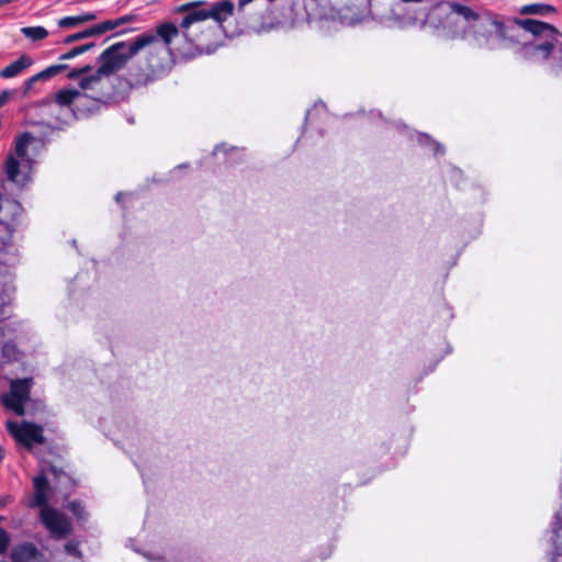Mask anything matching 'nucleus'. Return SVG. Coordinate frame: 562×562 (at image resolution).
I'll return each mask as SVG.
<instances>
[{"label":"nucleus","instance_id":"nucleus-33","mask_svg":"<svg viewBox=\"0 0 562 562\" xmlns=\"http://www.w3.org/2000/svg\"><path fill=\"white\" fill-rule=\"evenodd\" d=\"M11 92L8 90H4L0 92V108L3 106L10 99Z\"/></svg>","mask_w":562,"mask_h":562},{"label":"nucleus","instance_id":"nucleus-20","mask_svg":"<svg viewBox=\"0 0 562 562\" xmlns=\"http://www.w3.org/2000/svg\"><path fill=\"white\" fill-rule=\"evenodd\" d=\"M149 562H198V559L192 558L187 552H178L177 554H169L168 558H158L146 555Z\"/></svg>","mask_w":562,"mask_h":562},{"label":"nucleus","instance_id":"nucleus-22","mask_svg":"<svg viewBox=\"0 0 562 562\" xmlns=\"http://www.w3.org/2000/svg\"><path fill=\"white\" fill-rule=\"evenodd\" d=\"M417 142L423 146H429L435 155L445 154L443 146L436 140L431 139L427 134H418Z\"/></svg>","mask_w":562,"mask_h":562},{"label":"nucleus","instance_id":"nucleus-11","mask_svg":"<svg viewBox=\"0 0 562 562\" xmlns=\"http://www.w3.org/2000/svg\"><path fill=\"white\" fill-rule=\"evenodd\" d=\"M12 562H43V554L32 543H22L11 552Z\"/></svg>","mask_w":562,"mask_h":562},{"label":"nucleus","instance_id":"nucleus-37","mask_svg":"<svg viewBox=\"0 0 562 562\" xmlns=\"http://www.w3.org/2000/svg\"><path fill=\"white\" fill-rule=\"evenodd\" d=\"M4 335L2 328L0 327V337H2Z\"/></svg>","mask_w":562,"mask_h":562},{"label":"nucleus","instance_id":"nucleus-12","mask_svg":"<svg viewBox=\"0 0 562 562\" xmlns=\"http://www.w3.org/2000/svg\"><path fill=\"white\" fill-rule=\"evenodd\" d=\"M0 205V216L7 218V222L3 223L7 226L14 222L22 212V206L16 200L3 198L2 195Z\"/></svg>","mask_w":562,"mask_h":562},{"label":"nucleus","instance_id":"nucleus-26","mask_svg":"<svg viewBox=\"0 0 562 562\" xmlns=\"http://www.w3.org/2000/svg\"><path fill=\"white\" fill-rule=\"evenodd\" d=\"M93 67L91 65H86L83 67H79V68H74L71 69L68 74H67V77L69 79H78V80H81V78L86 77V76H90L91 74H93ZM80 81H78L79 83Z\"/></svg>","mask_w":562,"mask_h":562},{"label":"nucleus","instance_id":"nucleus-8","mask_svg":"<svg viewBox=\"0 0 562 562\" xmlns=\"http://www.w3.org/2000/svg\"><path fill=\"white\" fill-rule=\"evenodd\" d=\"M40 516L43 525L55 538H65L71 530L68 518L52 507L42 508Z\"/></svg>","mask_w":562,"mask_h":562},{"label":"nucleus","instance_id":"nucleus-10","mask_svg":"<svg viewBox=\"0 0 562 562\" xmlns=\"http://www.w3.org/2000/svg\"><path fill=\"white\" fill-rule=\"evenodd\" d=\"M49 484V479L42 465L41 473L33 479L34 496L30 504L31 507H40L41 509L48 507L47 501L50 491Z\"/></svg>","mask_w":562,"mask_h":562},{"label":"nucleus","instance_id":"nucleus-27","mask_svg":"<svg viewBox=\"0 0 562 562\" xmlns=\"http://www.w3.org/2000/svg\"><path fill=\"white\" fill-rule=\"evenodd\" d=\"M18 259L14 252L9 249H0V263L5 266H14Z\"/></svg>","mask_w":562,"mask_h":562},{"label":"nucleus","instance_id":"nucleus-6","mask_svg":"<svg viewBox=\"0 0 562 562\" xmlns=\"http://www.w3.org/2000/svg\"><path fill=\"white\" fill-rule=\"evenodd\" d=\"M198 4V2H191L178 8V12H188L184 15L183 26H188L190 23H198L202 29L204 22L209 19H213L216 22V29H220L221 24L234 12V3L228 0L214 3L207 9L199 8Z\"/></svg>","mask_w":562,"mask_h":562},{"label":"nucleus","instance_id":"nucleus-36","mask_svg":"<svg viewBox=\"0 0 562 562\" xmlns=\"http://www.w3.org/2000/svg\"><path fill=\"white\" fill-rule=\"evenodd\" d=\"M311 116H312V111H308V112L306 113V120H310V119H311Z\"/></svg>","mask_w":562,"mask_h":562},{"label":"nucleus","instance_id":"nucleus-4","mask_svg":"<svg viewBox=\"0 0 562 562\" xmlns=\"http://www.w3.org/2000/svg\"><path fill=\"white\" fill-rule=\"evenodd\" d=\"M514 23L531 36L520 47V55L531 61H542L562 55V33L553 25L535 19H515Z\"/></svg>","mask_w":562,"mask_h":562},{"label":"nucleus","instance_id":"nucleus-21","mask_svg":"<svg viewBox=\"0 0 562 562\" xmlns=\"http://www.w3.org/2000/svg\"><path fill=\"white\" fill-rule=\"evenodd\" d=\"M519 12L521 14L546 15L548 13L554 12V8L548 4L532 3L521 7Z\"/></svg>","mask_w":562,"mask_h":562},{"label":"nucleus","instance_id":"nucleus-17","mask_svg":"<svg viewBox=\"0 0 562 562\" xmlns=\"http://www.w3.org/2000/svg\"><path fill=\"white\" fill-rule=\"evenodd\" d=\"M135 20V16L132 15V14H126V15H123V16H120L115 20H108V21H103L99 24H95L94 25V31L98 32V35L100 34H103L108 31H112L123 24H126V23H130V22H133Z\"/></svg>","mask_w":562,"mask_h":562},{"label":"nucleus","instance_id":"nucleus-7","mask_svg":"<svg viewBox=\"0 0 562 562\" xmlns=\"http://www.w3.org/2000/svg\"><path fill=\"white\" fill-rule=\"evenodd\" d=\"M7 429L20 445L29 450L35 445H43L45 442L43 427L34 423L22 422L18 424L10 420L7 423Z\"/></svg>","mask_w":562,"mask_h":562},{"label":"nucleus","instance_id":"nucleus-9","mask_svg":"<svg viewBox=\"0 0 562 562\" xmlns=\"http://www.w3.org/2000/svg\"><path fill=\"white\" fill-rule=\"evenodd\" d=\"M45 473L49 479V483L53 484V488L60 493L63 496H68L74 488V480L61 469L50 463L43 464Z\"/></svg>","mask_w":562,"mask_h":562},{"label":"nucleus","instance_id":"nucleus-24","mask_svg":"<svg viewBox=\"0 0 562 562\" xmlns=\"http://www.w3.org/2000/svg\"><path fill=\"white\" fill-rule=\"evenodd\" d=\"M94 35H98V32L94 31V25L85 30V31H81V32H78L76 34H72V35H68L64 38V43L65 44H71L76 41H80V40H83V38H87V37H91V36H94Z\"/></svg>","mask_w":562,"mask_h":562},{"label":"nucleus","instance_id":"nucleus-15","mask_svg":"<svg viewBox=\"0 0 562 562\" xmlns=\"http://www.w3.org/2000/svg\"><path fill=\"white\" fill-rule=\"evenodd\" d=\"M1 404L9 411H12L18 416H23L25 413L24 406L25 403L11 392L3 393L0 397Z\"/></svg>","mask_w":562,"mask_h":562},{"label":"nucleus","instance_id":"nucleus-13","mask_svg":"<svg viewBox=\"0 0 562 562\" xmlns=\"http://www.w3.org/2000/svg\"><path fill=\"white\" fill-rule=\"evenodd\" d=\"M33 65V59L29 55H22L16 60L9 64L0 71L2 78H13L26 68Z\"/></svg>","mask_w":562,"mask_h":562},{"label":"nucleus","instance_id":"nucleus-1","mask_svg":"<svg viewBox=\"0 0 562 562\" xmlns=\"http://www.w3.org/2000/svg\"><path fill=\"white\" fill-rule=\"evenodd\" d=\"M140 34L132 42H117L108 47L98 57L100 66L81 78L79 88L61 89L54 99L46 101L50 112L58 106L63 113V123H69L99 111L105 106L111 97L110 77L121 70L127 61L147 47H137Z\"/></svg>","mask_w":562,"mask_h":562},{"label":"nucleus","instance_id":"nucleus-14","mask_svg":"<svg viewBox=\"0 0 562 562\" xmlns=\"http://www.w3.org/2000/svg\"><path fill=\"white\" fill-rule=\"evenodd\" d=\"M32 379H15L10 381V390L12 394L18 396L24 402L30 398Z\"/></svg>","mask_w":562,"mask_h":562},{"label":"nucleus","instance_id":"nucleus-23","mask_svg":"<svg viewBox=\"0 0 562 562\" xmlns=\"http://www.w3.org/2000/svg\"><path fill=\"white\" fill-rule=\"evenodd\" d=\"M94 46H95L94 43H87V44L74 47L69 52L60 55L59 59L60 60H68V59L75 58V57H77V56H79V55L90 50Z\"/></svg>","mask_w":562,"mask_h":562},{"label":"nucleus","instance_id":"nucleus-5","mask_svg":"<svg viewBox=\"0 0 562 562\" xmlns=\"http://www.w3.org/2000/svg\"><path fill=\"white\" fill-rule=\"evenodd\" d=\"M41 142L31 133L21 134L15 140L14 154L8 156L4 172L9 181L23 187L31 178Z\"/></svg>","mask_w":562,"mask_h":562},{"label":"nucleus","instance_id":"nucleus-29","mask_svg":"<svg viewBox=\"0 0 562 562\" xmlns=\"http://www.w3.org/2000/svg\"><path fill=\"white\" fill-rule=\"evenodd\" d=\"M234 151H236V148H229L227 149L225 147V145H220V146H216L213 154L216 156L218 155L220 153H223L227 156V161L231 164L233 162V155H234Z\"/></svg>","mask_w":562,"mask_h":562},{"label":"nucleus","instance_id":"nucleus-30","mask_svg":"<svg viewBox=\"0 0 562 562\" xmlns=\"http://www.w3.org/2000/svg\"><path fill=\"white\" fill-rule=\"evenodd\" d=\"M9 544L8 533L0 528V553L4 552Z\"/></svg>","mask_w":562,"mask_h":562},{"label":"nucleus","instance_id":"nucleus-32","mask_svg":"<svg viewBox=\"0 0 562 562\" xmlns=\"http://www.w3.org/2000/svg\"><path fill=\"white\" fill-rule=\"evenodd\" d=\"M41 78L38 77V72L34 76H32L31 78H29L25 82H24V91L25 92H29L35 82L40 81Z\"/></svg>","mask_w":562,"mask_h":562},{"label":"nucleus","instance_id":"nucleus-28","mask_svg":"<svg viewBox=\"0 0 562 562\" xmlns=\"http://www.w3.org/2000/svg\"><path fill=\"white\" fill-rule=\"evenodd\" d=\"M68 509L76 516L78 519L85 518V509L80 502H71L68 504Z\"/></svg>","mask_w":562,"mask_h":562},{"label":"nucleus","instance_id":"nucleus-16","mask_svg":"<svg viewBox=\"0 0 562 562\" xmlns=\"http://www.w3.org/2000/svg\"><path fill=\"white\" fill-rule=\"evenodd\" d=\"M97 18H98V14L93 13V12L83 13V14H79V15H75V16H65V18H61L58 20V26L60 29H71V27H76L80 24H83L86 22L93 21Z\"/></svg>","mask_w":562,"mask_h":562},{"label":"nucleus","instance_id":"nucleus-19","mask_svg":"<svg viewBox=\"0 0 562 562\" xmlns=\"http://www.w3.org/2000/svg\"><path fill=\"white\" fill-rule=\"evenodd\" d=\"M21 33L32 42H40L45 40L49 32L44 26H24L21 29Z\"/></svg>","mask_w":562,"mask_h":562},{"label":"nucleus","instance_id":"nucleus-34","mask_svg":"<svg viewBox=\"0 0 562 562\" xmlns=\"http://www.w3.org/2000/svg\"><path fill=\"white\" fill-rule=\"evenodd\" d=\"M122 196H123V193H122V192L116 193V195H115V201H116L117 203H120V201H121V198H122Z\"/></svg>","mask_w":562,"mask_h":562},{"label":"nucleus","instance_id":"nucleus-18","mask_svg":"<svg viewBox=\"0 0 562 562\" xmlns=\"http://www.w3.org/2000/svg\"><path fill=\"white\" fill-rule=\"evenodd\" d=\"M1 358L4 364H10L20 361L22 352L13 341L9 340L2 345Z\"/></svg>","mask_w":562,"mask_h":562},{"label":"nucleus","instance_id":"nucleus-25","mask_svg":"<svg viewBox=\"0 0 562 562\" xmlns=\"http://www.w3.org/2000/svg\"><path fill=\"white\" fill-rule=\"evenodd\" d=\"M68 66L65 64L52 65L38 72L41 80L49 79L63 70L67 69Z\"/></svg>","mask_w":562,"mask_h":562},{"label":"nucleus","instance_id":"nucleus-2","mask_svg":"<svg viewBox=\"0 0 562 562\" xmlns=\"http://www.w3.org/2000/svg\"><path fill=\"white\" fill-rule=\"evenodd\" d=\"M184 18L179 26L172 22H165L156 26L154 31L140 34L137 47H147L146 64L151 74H158L166 69L173 58H189L204 52L198 32L202 29L198 23L183 26Z\"/></svg>","mask_w":562,"mask_h":562},{"label":"nucleus","instance_id":"nucleus-31","mask_svg":"<svg viewBox=\"0 0 562 562\" xmlns=\"http://www.w3.org/2000/svg\"><path fill=\"white\" fill-rule=\"evenodd\" d=\"M65 550L67 553L74 555V557H80V550L78 548V544L75 542H68L65 544Z\"/></svg>","mask_w":562,"mask_h":562},{"label":"nucleus","instance_id":"nucleus-35","mask_svg":"<svg viewBox=\"0 0 562 562\" xmlns=\"http://www.w3.org/2000/svg\"><path fill=\"white\" fill-rule=\"evenodd\" d=\"M403 2H422L423 0H402Z\"/></svg>","mask_w":562,"mask_h":562},{"label":"nucleus","instance_id":"nucleus-3","mask_svg":"<svg viewBox=\"0 0 562 562\" xmlns=\"http://www.w3.org/2000/svg\"><path fill=\"white\" fill-rule=\"evenodd\" d=\"M424 21L443 38L474 37L479 46L487 44L493 35L504 36V25L488 13H479L456 2H439L431 7Z\"/></svg>","mask_w":562,"mask_h":562}]
</instances>
